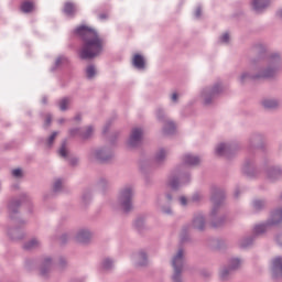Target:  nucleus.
<instances>
[{
  "label": "nucleus",
  "mask_w": 282,
  "mask_h": 282,
  "mask_svg": "<svg viewBox=\"0 0 282 282\" xmlns=\"http://www.w3.org/2000/svg\"><path fill=\"white\" fill-rule=\"evenodd\" d=\"M169 197V199H171V197L170 196H167Z\"/></svg>",
  "instance_id": "nucleus-43"
},
{
  "label": "nucleus",
  "mask_w": 282,
  "mask_h": 282,
  "mask_svg": "<svg viewBox=\"0 0 282 282\" xmlns=\"http://www.w3.org/2000/svg\"><path fill=\"white\" fill-rule=\"evenodd\" d=\"M164 158H166V152L164 150H161L156 155V160L160 162L164 160Z\"/></svg>",
  "instance_id": "nucleus-21"
},
{
  "label": "nucleus",
  "mask_w": 282,
  "mask_h": 282,
  "mask_svg": "<svg viewBox=\"0 0 282 282\" xmlns=\"http://www.w3.org/2000/svg\"><path fill=\"white\" fill-rule=\"evenodd\" d=\"M194 226L198 230H204V217L199 216V217L195 218L194 219Z\"/></svg>",
  "instance_id": "nucleus-13"
},
{
  "label": "nucleus",
  "mask_w": 282,
  "mask_h": 282,
  "mask_svg": "<svg viewBox=\"0 0 282 282\" xmlns=\"http://www.w3.org/2000/svg\"><path fill=\"white\" fill-rule=\"evenodd\" d=\"M89 231L87 230H84V231H80L78 235H77V241H79V243H87V241H89Z\"/></svg>",
  "instance_id": "nucleus-8"
},
{
  "label": "nucleus",
  "mask_w": 282,
  "mask_h": 282,
  "mask_svg": "<svg viewBox=\"0 0 282 282\" xmlns=\"http://www.w3.org/2000/svg\"><path fill=\"white\" fill-rule=\"evenodd\" d=\"M139 257L140 259H142V262H139V265H147V254L144 252H141Z\"/></svg>",
  "instance_id": "nucleus-24"
},
{
  "label": "nucleus",
  "mask_w": 282,
  "mask_h": 282,
  "mask_svg": "<svg viewBox=\"0 0 282 282\" xmlns=\"http://www.w3.org/2000/svg\"><path fill=\"white\" fill-rule=\"evenodd\" d=\"M64 12L65 14H74V12H76V8L74 7L73 3L67 2L64 6Z\"/></svg>",
  "instance_id": "nucleus-12"
},
{
  "label": "nucleus",
  "mask_w": 282,
  "mask_h": 282,
  "mask_svg": "<svg viewBox=\"0 0 282 282\" xmlns=\"http://www.w3.org/2000/svg\"><path fill=\"white\" fill-rule=\"evenodd\" d=\"M228 147L226 144H219L216 149L217 155H224L226 153Z\"/></svg>",
  "instance_id": "nucleus-16"
},
{
  "label": "nucleus",
  "mask_w": 282,
  "mask_h": 282,
  "mask_svg": "<svg viewBox=\"0 0 282 282\" xmlns=\"http://www.w3.org/2000/svg\"><path fill=\"white\" fill-rule=\"evenodd\" d=\"M51 262H52V260L46 259V260L44 261V265H50Z\"/></svg>",
  "instance_id": "nucleus-36"
},
{
  "label": "nucleus",
  "mask_w": 282,
  "mask_h": 282,
  "mask_svg": "<svg viewBox=\"0 0 282 282\" xmlns=\"http://www.w3.org/2000/svg\"><path fill=\"white\" fill-rule=\"evenodd\" d=\"M142 142V129L134 128L129 139L130 147H138Z\"/></svg>",
  "instance_id": "nucleus-4"
},
{
  "label": "nucleus",
  "mask_w": 282,
  "mask_h": 282,
  "mask_svg": "<svg viewBox=\"0 0 282 282\" xmlns=\"http://www.w3.org/2000/svg\"><path fill=\"white\" fill-rule=\"evenodd\" d=\"M262 105L265 109H274L279 106V102L276 100L267 99L262 102Z\"/></svg>",
  "instance_id": "nucleus-11"
},
{
  "label": "nucleus",
  "mask_w": 282,
  "mask_h": 282,
  "mask_svg": "<svg viewBox=\"0 0 282 282\" xmlns=\"http://www.w3.org/2000/svg\"><path fill=\"white\" fill-rule=\"evenodd\" d=\"M195 15L196 17H202V9H197L196 12H195Z\"/></svg>",
  "instance_id": "nucleus-34"
},
{
  "label": "nucleus",
  "mask_w": 282,
  "mask_h": 282,
  "mask_svg": "<svg viewBox=\"0 0 282 282\" xmlns=\"http://www.w3.org/2000/svg\"><path fill=\"white\" fill-rule=\"evenodd\" d=\"M52 122V117H47L46 118V127H48V124Z\"/></svg>",
  "instance_id": "nucleus-35"
},
{
  "label": "nucleus",
  "mask_w": 282,
  "mask_h": 282,
  "mask_svg": "<svg viewBox=\"0 0 282 282\" xmlns=\"http://www.w3.org/2000/svg\"><path fill=\"white\" fill-rule=\"evenodd\" d=\"M36 246H39V241L33 239L31 241H29L25 246H24V249L25 250H32L34 248H36Z\"/></svg>",
  "instance_id": "nucleus-14"
},
{
  "label": "nucleus",
  "mask_w": 282,
  "mask_h": 282,
  "mask_svg": "<svg viewBox=\"0 0 282 282\" xmlns=\"http://www.w3.org/2000/svg\"><path fill=\"white\" fill-rule=\"evenodd\" d=\"M94 131V129L91 127L87 128V133L83 134V138H89L91 135V132Z\"/></svg>",
  "instance_id": "nucleus-29"
},
{
  "label": "nucleus",
  "mask_w": 282,
  "mask_h": 282,
  "mask_svg": "<svg viewBox=\"0 0 282 282\" xmlns=\"http://www.w3.org/2000/svg\"><path fill=\"white\" fill-rule=\"evenodd\" d=\"M259 204H261V202L257 200V202H256V206H259Z\"/></svg>",
  "instance_id": "nucleus-40"
},
{
  "label": "nucleus",
  "mask_w": 282,
  "mask_h": 282,
  "mask_svg": "<svg viewBox=\"0 0 282 282\" xmlns=\"http://www.w3.org/2000/svg\"><path fill=\"white\" fill-rule=\"evenodd\" d=\"M174 130H175V123L167 122V126L165 128V133H173Z\"/></svg>",
  "instance_id": "nucleus-18"
},
{
  "label": "nucleus",
  "mask_w": 282,
  "mask_h": 282,
  "mask_svg": "<svg viewBox=\"0 0 282 282\" xmlns=\"http://www.w3.org/2000/svg\"><path fill=\"white\" fill-rule=\"evenodd\" d=\"M245 79H246V75H242V76H241V80H245Z\"/></svg>",
  "instance_id": "nucleus-39"
},
{
  "label": "nucleus",
  "mask_w": 282,
  "mask_h": 282,
  "mask_svg": "<svg viewBox=\"0 0 282 282\" xmlns=\"http://www.w3.org/2000/svg\"><path fill=\"white\" fill-rule=\"evenodd\" d=\"M172 265L174 269L173 281L182 282V278L180 276V274H182V268L184 265V251L182 249H180L176 256L173 258Z\"/></svg>",
  "instance_id": "nucleus-2"
},
{
  "label": "nucleus",
  "mask_w": 282,
  "mask_h": 282,
  "mask_svg": "<svg viewBox=\"0 0 282 282\" xmlns=\"http://www.w3.org/2000/svg\"><path fill=\"white\" fill-rule=\"evenodd\" d=\"M172 100H173V102H177V94L176 93H174L172 95Z\"/></svg>",
  "instance_id": "nucleus-33"
},
{
  "label": "nucleus",
  "mask_w": 282,
  "mask_h": 282,
  "mask_svg": "<svg viewBox=\"0 0 282 282\" xmlns=\"http://www.w3.org/2000/svg\"><path fill=\"white\" fill-rule=\"evenodd\" d=\"M62 184L61 180H57L54 184V191H61Z\"/></svg>",
  "instance_id": "nucleus-28"
},
{
  "label": "nucleus",
  "mask_w": 282,
  "mask_h": 282,
  "mask_svg": "<svg viewBox=\"0 0 282 282\" xmlns=\"http://www.w3.org/2000/svg\"><path fill=\"white\" fill-rule=\"evenodd\" d=\"M69 105V99L64 98L59 101V109L62 111H65V109H67V106Z\"/></svg>",
  "instance_id": "nucleus-17"
},
{
  "label": "nucleus",
  "mask_w": 282,
  "mask_h": 282,
  "mask_svg": "<svg viewBox=\"0 0 282 282\" xmlns=\"http://www.w3.org/2000/svg\"><path fill=\"white\" fill-rule=\"evenodd\" d=\"M194 200H197V196H194Z\"/></svg>",
  "instance_id": "nucleus-42"
},
{
  "label": "nucleus",
  "mask_w": 282,
  "mask_h": 282,
  "mask_svg": "<svg viewBox=\"0 0 282 282\" xmlns=\"http://www.w3.org/2000/svg\"><path fill=\"white\" fill-rule=\"evenodd\" d=\"M184 161L185 164H189L191 166H197L200 162L199 156H193L191 154H186Z\"/></svg>",
  "instance_id": "nucleus-7"
},
{
  "label": "nucleus",
  "mask_w": 282,
  "mask_h": 282,
  "mask_svg": "<svg viewBox=\"0 0 282 282\" xmlns=\"http://www.w3.org/2000/svg\"><path fill=\"white\" fill-rule=\"evenodd\" d=\"M220 276H221V279H227V276H228V270H223L221 272H220Z\"/></svg>",
  "instance_id": "nucleus-30"
},
{
  "label": "nucleus",
  "mask_w": 282,
  "mask_h": 282,
  "mask_svg": "<svg viewBox=\"0 0 282 282\" xmlns=\"http://www.w3.org/2000/svg\"><path fill=\"white\" fill-rule=\"evenodd\" d=\"M272 76H274V74L271 73V70H268V72L264 74V78H272Z\"/></svg>",
  "instance_id": "nucleus-31"
},
{
  "label": "nucleus",
  "mask_w": 282,
  "mask_h": 282,
  "mask_svg": "<svg viewBox=\"0 0 282 282\" xmlns=\"http://www.w3.org/2000/svg\"><path fill=\"white\" fill-rule=\"evenodd\" d=\"M21 10L25 13L28 12H32L34 10V2H30V1H24L21 4Z\"/></svg>",
  "instance_id": "nucleus-10"
},
{
  "label": "nucleus",
  "mask_w": 282,
  "mask_h": 282,
  "mask_svg": "<svg viewBox=\"0 0 282 282\" xmlns=\"http://www.w3.org/2000/svg\"><path fill=\"white\" fill-rule=\"evenodd\" d=\"M56 135H58V133L53 132L52 135L48 139V147H52V143L54 142V140H56Z\"/></svg>",
  "instance_id": "nucleus-26"
},
{
  "label": "nucleus",
  "mask_w": 282,
  "mask_h": 282,
  "mask_svg": "<svg viewBox=\"0 0 282 282\" xmlns=\"http://www.w3.org/2000/svg\"><path fill=\"white\" fill-rule=\"evenodd\" d=\"M99 19H107V14H100Z\"/></svg>",
  "instance_id": "nucleus-38"
},
{
  "label": "nucleus",
  "mask_w": 282,
  "mask_h": 282,
  "mask_svg": "<svg viewBox=\"0 0 282 282\" xmlns=\"http://www.w3.org/2000/svg\"><path fill=\"white\" fill-rule=\"evenodd\" d=\"M279 14H280V17H282V10H281V11H279Z\"/></svg>",
  "instance_id": "nucleus-41"
},
{
  "label": "nucleus",
  "mask_w": 282,
  "mask_h": 282,
  "mask_svg": "<svg viewBox=\"0 0 282 282\" xmlns=\"http://www.w3.org/2000/svg\"><path fill=\"white\" fill-rule=\"evenodd\" d=\"M221 43H228V41H230V35H228V33H225L221 37H220Z\"/></svg>",
  "instance_id": "nucleus-27"
},
{
  "label": "nucleus",
  "mask_w": 282,
  "mask_h": 282,
  "mask_svg": "<svg viewBox=\"0 0 282 282\" xmlns=\"http://www.w3.org/2000/svg\"><path fill=\"white\" fill-rule=\"evenodd\" d=\"M180 202H181L182 206H186V204H187L186 197H184V196H182L180 198Z\"/></svg>",
  "instance_id": "nucleus-32"
},
{
  "label": "nucleus",
  "mask_w": 282,
  "mask_h": 282,
  "mask_svg": "<svg viewBox=\"0 0 282 282\" xmlns=\"http://www.w3.org/2000/svg\"><path fill=\"white\" fill-rule=\"evenodd\" d=\"M171 187H172V188H177V184H176L175 182H172V183H171Z\"/></svg>",
  "instance_id": "nucleus-37"
},
{
  "label": "nucleus",
  "mask_w": 282,
  "mask_h": 282,
  "mask_svg": "<svg viewBox=\"0 0 282 282\" xmlns=\"http://www.w3.org/2000/svg\"><path fill=\"white\" fill-rule=\"evenodd\" d=\"M75 34L83 40L82 48L79 50L80 58H96L105 45V41L98 33L89 26H78Z\"/></svg>",
  "instance_id": "nucleus-1"
},
{
  "label": "nucleus",
  "mask_w": 282,
  "mask_h": 282,
  "mask_svg": "<svg viewBox=\"0 0 282 282\" xmlns=\"http://www.w3.org/2000/svg\"><path fill=\"white\" fill-rule=\"evenodd\" d=\"M270 4V0H253L252 1V8L256 10V12H261V10H264V8H268Z\"/></svg>",
  "instance_id": "nucleus-5"
},
{
  "label": "nucleus",
  "mask_w": 282,
  "mask_h": 282,
  "mask_svg": "<svg viewBox=\"0 0 282 282\" xmlns=\"http://www.w3.org/2000/svg\"><path fill=\"white\" fill-rule=\"evenodd\" d=\"M282 221V209L276 210L272 215V221L270 223L272 226H276V224H281Z\"/></svg>",
  "instance_id": "nucleus-9"
},
{
  "label": "nucleus",
  "mask_w": 282,
  "mask_h": 282,
  "mask_svg": "<svg viewBox=\"0 0 282 282\" xmlns=\"http://www.w3.org/2000/svg\"><path fill=\"white\" fill-rule=\"evenodd\" d=\"M87 78H94L96 76V68L94 66H88L86 69Z\"/></svg>",
  "instance_id": "nucleus-15"
},
{
  "label": "nucleus",
  "mask_w": 282,
  "mask_h": 282,
  "mask_svg": "<svg viewBox=\"0 0 282 282\" xmlns=\"http://www.w3.org/2000/svg\"><path fill=\"white\" fill-rule=\"evenodd\" d=\"M111 265H112V262H111V260H109V259H106V260L104 261V263H102L104 270H109V268H111Z\"/></svg>",
  "instance_id": "nucleus-23"
},
{
  "label": "nucleus",
  "mask_w": 282,
  "mask_h": 282,
  "mask_svg": "<svg viewBox=\"0 0 282 282\" xmlns=\"http://www.w3.org/2000/svg\"><path fill=\"white\" fill-rule=\"evenodd\" d=\"M254 232L257 235H261V232H265V225H258V226H256Z\"/></svg>",
  "instance_id": "nucleus-19"
},
{
  "label": "nucleus",
  "mask_w": 282,
  "mask_h": 282,
  "mask_svg": "<svg viewBox=\"0 0 282 282\" xmlns=\"http://www.w3.org/2000/svg\"><path fill=\"white\" fill-rule=\"evenodd\" d=\"M12 175L13 177H21V175H23V172L21 171V169H15L12 171Z\"/></svg>",
  "instance_id": "nucleus-25"
},
{
  "label": "nucleus",
  "mask_w": 282,
  "mask_h": 282,
  "mask_svg": "<svg viewBox=\"0 0 282 282\" xmlns=\"http://www.w3.org/2000/svg\"><path fill=\"white\" fill-rule=\"evenodd\" d=\"M131 188H126L122 193H121V202H122V208L124 210V213H129V210H131Z\"/></svg>",
  "instance_id": "nucleus-3"
},
{
  "label": "nucleus",
  "mask_w": 282,
  "mask_h": 282,
  "mask_svg": "<svg viewBox=\"0 0 282 282\" xmlns=\"http://www.w3.org/2000/svg\"><path fill=\"white\" fill-rule=\"evenodd\" d=\"M231 265H232V270H237V268H239V265H241V261L239 259H234L231 261Z\"/></svg>",
  "instance_id": "nucleus-22"
},
{
  "label": "nucleus",
  "mask_w": 282,
  "mask_h": 282,
  "mask_svg": "<svg viewBox=\"0 0 282 282\" xmlns=\"http://www.w3.org/2000/svg\"><path fill=\"white\" fill-rule=\"evenodd\" d=\"M59 155L61 158H67V148L65 147V144H63L59 149Z\"/></svg>",
  "instance_id": "nucleus-20"
},
{
  "label": "nucleus",
  "mask_w": 282,
  "mask_h": 282,
  "mask_svg": "<svg viewBox=\"0 0 282 282\" xmlns=\"http://www.w3.org/2000/svg\"><path fill=\"white\" fill-rule=\"evenodd\" d=\"M132 64L134 65V67H137V69H144V56L140 54H134V56L132 57Z\"/></svg>",
  "instance_id": "nucleus-6"
}]
</instances>
